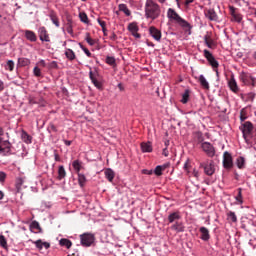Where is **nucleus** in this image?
Wrapping results in <instances>:
<instances>
[{"mask_svg": "<svg viewBox=\"0 0 256 256\" xmlns=\"http://www.w3.org/2000/svg\"><path fill=\"white\" fill-rule=\"evenodd\" d=\"M13 145L9 141V134L0 126V155L7 157L11 155Z\"/></svg>", "mask_w": 256, "mask_h": 256, "instance_id": "20e7f679", "label": "nucleus"}, {"mask_svg": "<svg viewBox=\"0 0 256 256\" xmlns=\"http://www.w3.org/2000/svg\"><path fill=\"white\" fill-rule=\"evenodd\" d=\"M149 35H151L155 41H161V30L157 29L155 26L149 28Z\"/></svg>", "mask_w": 256, "mask_h": 256, "instance_id": "2eb2a0df", "label": "nucleus"}, {"mask_svg": "<svg viewBox=\"0 0 256 256\" xmlns=\"http://www.w3.org/2000/svg\"><path fill=\"white\" fill-rule=\"evenodd\" d=\"M255 100V93L251 92L247 94V99L246 101H251L253 102Z\"/></svg>", "mask_w": 256, "mask_h": 256, "instance_id": "6e6d98bb", "label": "nucleus"}, {"mask_svg": "<svg viewBox=\"0 0 256 256\" xmlns=\"http://www.w3.org/2000/svg\"><path fill=\"white\" fill-rule=\"evenodd\" d=\"M78 184L81 188L85 187V183H87V177L82 173H78Z\"/></svg>", "mask_w": 256, "mask_h": 256, "instance_id": "f704fd0d", "label": "nucleus"}, {"mask_svg": "<svg viewBox=\"0 0 256 256\" xmlns=\"http://www.w3.org/2000/svg\"><path fill=\"white\" fill-rule=\"evenodd\" d=\"M33 74L35 77H41V69L39 67H34Z\"/></svg>", "mask_w": 256, "mask_h": 256, "instance_id": "3c124183", "label": "nucleus"}, {"mask_svg": "<svg viewBox=\"0 0 256 256\" xmlns=\"http://www.w3.org/2000/svg\"><path fill=\"white\" fill-rule=\"evenodd\" d=\"M38 35H39V39H40V41H42V43H50L51 42V38L49 37V32H47V28H45V26H42L38 29Z\"/></svg>", "mask_w": 256, "mask_h": 256, "instance_id": "9d476101", "label": "nucleus"}, {"mask_svg": "<svg viewBox=\"0 0 256 256\" xmlns=\"http://www.w3.org/2000/svg\"><path fill=\"white\" fill-rule=\"evenodd\" d=\"M65 56L69 61H75L76 55L75 52L70 49V48H66L65 50Z\"/></svg>", "mask_w": 256, "mask_h": 256, "instance_id": "473e14b6", "label": "nucleus"}, {"mask_svg": "<svg viewBox=\"0 0 256 256\" xmlns=\"http://www.w3.org/2000/svg\"><path fill=\"white\" fill-rule=\"evenodd\" d=\"M79 19L82 23H85L86 25H89V17L86 13L80 12L79 13Z\"/></svg>", "mask_w": 256, "mask_h": 256, "instance_id": "58836bf2", "label": "nucleus"}, {"mask_svg": "<svg viewBox=\"0 0 256 256\" xmlns=\"http://www.w3.org/2000/svg\"><path fill=\"white\" fill-rule=\"evenodd\" d=\"M49 19L52 21L55 27H61V23L59 22V17H57V13H55V11L50 12Z\"/></svg>", "mask_w": 256, "mask_h": 256, "instance_id": "b1692460", "label": "nucleus"}, {"mask_svg": "<svg viewBox=\"0 0 256 256\" xmlns=\"http://www.w3.org/2000/svg\"><path fill=\"white\" fill-rule=\"evenodd\" d=\"M0 247L5 249V251L9 250V245H7V238H5L3 235H0Z\"/></svg>", "mask_w": 256, "mask_h": 256, "instance_id": "c9c22d12", "label": "nucleus"}, {"mask_svg": "<svg viewBox=\"0 0 256 256\" xmlns=\"http://www.w3.org/2000/svg\"><path fill=\"white\" fill-rule=\"evenodd\" d=\"M232 21H235L236 23H241V21H243V16L241 15V13H236L232 16Z\"/></svg>", "mask_w": 256, "mask_h": 256, "instance_id": "37998d69", "label": "nucleus"}, {"mask_svg": "<svg viewBox=\"0 0 256 256\" xmlns=\"http://www.w3.org/2000/svg\"><path fill=\"white\" fill-rule=\"evenodd\" d=\"M21 139L24 143H26V145H31V143H33V137L25 130L21 131Z\"/></svg>", "mask_w": 256, "mask_h": 256, "instance_id": "aec40b11", "label": "nucleus"}, {"mask_svg": "<svg viewBox=\"0 0 256 256\" xmlns=\"http://www.w3.org/2000/svg\"><path fill=\"white\" fill-rule=\"evenodd\" d=\"M18 63L22 67H27V65H31V60L28 58H18Z\"/></svg>", "mask_w": 256, "mask_h": 256, "instance_id": "ea45409f", "label": "nucleus"}, {"mask_svg": "<svg viewBox=\"0 0 256 256\" xmlns=\"http://www.w3.org/2000/svg\"><path fill=\"white\" fill-rule=\"evenodd\" d=\"M33 245H35L36 249H38V251H43L44 249H49L51 247V244L49 242H43V240L38 239L36 241L32 242Z\"/></svg>", "mask_w": 256, "mask_h": 256, "instance_id": "4468645a", "label": "nucleus"}, {"mask_svg": "<svg viewBox=\"0 0 256 256\" xmlns=\"http://www.w3.org/2000/svg\"><path fill=\"white\" fill-rule=\"evenodd\" d=\"M5 179H7V173L0 171V183H5Z\"/></svg>", "mask_w": 256, "mask_h": 256, "instance_id": "5fc2aeb1", "label": "nucleus"}, {"mask_svg": "<svg viewBox=\"0 0 256 256\" xmlns=\"http://www.w3.org/2000/svg\"><path fill=\"white\" fill-rule=\"evenodd\" d=\"M24 35L28 41H31V43H35V41H37V34L31 30H25Z\"/></svg>", "mask_w": 256, "mask_h": 256, "instance_id": "4be33fe9", "label": "nucleus"}, {"mask_svg": "<svg viewBox=\"0 0 256 256\" xmlns=\"http://www.w3.org/2000/svg\"><path fill=\"white\" fill-rule=\"evenodd\" d=\"M85 41L88 43V45H90V47L95 45V39L91 38V34H89V32L86 33Z\"/></svg>", "mask_w": 256, "mask_h": 256, "instance_id": "a19ab883", "label": "nucleus"}, {"mask_svg": "<svg viewBox=\"0 0 256 256\" xmlns=\"http://www.w3.org/2000/svg\"><path fill=\"white\" fill-rule=\"evenodd\" d=\"M6 71H13L15 69V62L13 60H8L4 65Z\"/></svg>", "mask_w": 256, "mask_h": 256, "instance_id": "e433bc0d", "label": "nucleus"}, {"mask_svg": "<svg viewBox=\"0 0 256 256\" xmlns=\"http://www.w3.org/2000/svg\"><path fill=\"white\" fill-rule=\"evenodd\" d=\"M247 119V114L245 113V109H242L240 111V121L241 123H246L247 121H245Z\"/></svg>", "mask_w": 256, "mask_h": 256, "instance_id": "49530a36", "label": "nucleus"}, {"mask_svg": "<svg viewBox=\"0 0 256 256\" xmlns=\"http://www.w3.org/2000/svg\"><path fill=\"white\" fill-rule=\"evenodd\" d=\"M236 166L238 167V169H245V165H246V160L245 157L243 156H238L236 158Z\"/></svg>", "mask_w": 256, "mask_h": 256, "instance_id": "c85d7f7f", "label": "nucleus"}, {"mask_svg": "<svg viewBox=\"0 0 256 256\" xmlns=\"http://www.w3.org/2000/svg\"><path fill=\"white\" fill-rule=\"evenodd\" d=\"M205 45L208 47V49H213V47H215V41H213V39H209Z\"/></svg>", "mask_w": 256, "mask_h": 256, "instance_id": "603ef678", "label": "nucleus"}, {"mask_svg": "<svg viewBox=\"0 0 256 256\" xmlns=\"http://www.w3.org/2000/svg\"><path fill=\"white\" fill-rule=\"evenodd\" d=\"M228 87L232 93H239L241 89L239 88V85L237 84V80H235V76L231 75L230 79L228 80Z\"/></svg>", "mask_w": 256, "mask_h": 256, "instance_id": "ddd939ff", "label": "nucleus"}, {"mask_svg": "<svg viewBox=\"0 0 256 256\" xmlns=\"http://www.w3.org/2000/svg\"><path fill=\"white\" fill-rule=\"evenodd\" d=\"M239 129L242 133L245 143H247L249 147H253V145H256V129L251 121L241 123Z\"/></svg>", "mask_w": 256, "mask_h": 256, "instance_id": "f257e3e1", "label": "nucleus"}, {"mask_svg": "<svg viewBox=\"0 0 256 256\" xmlns=\"http://www.w3.org/2000/svg\"><path fill=\"white\" fill-rule=\"evenodd\" d=\"M199 231L201 233L200 239H202V241H209V239H211V235L209 234V229H207V227L202 226Z\"/></svg>", "mask_w": 256, "mask_h": 256, "instance_id": "a211bd4d", "label": "nucleus"}, {"mask_svg": "<svg viewBox=\"0 0 256 256\" xmlns=\"http://www.w3.org/2000/svg\"><path fill=\"white\" fill-rule=\"evenodd\" d=\"M170 229L175 231V233H183L185 232V224L182 221H178L172 224Z\"/></svg>", "mask_w": 256, "mask_h": 256, "instance_id": "dca6fc26", "label": "nucleus"}, {"mask_svg": "<svg viewBox=\"0 0 256 256\" xmlns=\"http://www.w3.org/2000/svg\"><path fill=\"white\" fill-rule=\"evenodd\" d=\"M243 189L238 188V194L235 197L236 201L240 204L243 205V194H242Z\"/></svg>", "mask_w": 256, "mask_h": 256, "instance_id": "79ce46f5", "label": "nucleus"}, {"mask_svg": "<svg viewBox=\"0 0 256 256\" xmlns=\"http://www.w3.org/2000/svg\"><path fill=\"white\" fill-rule=\"evenodd\" d=\"M205 17L209 19V21H218L219 16H217V12L214 9H209L205 12Z\"/></svg>", "mask_w": 256, "mask_h": 256, "instance_id": "6ab92c4d", "label": "nucleus"}, {"mask_svg": "<svg viewBox=\"0 0 256 256\" xmlns=\"http://www.w3.org/2000/svg\"><path fill=\"white\" fill-rule=\"evenodd\" d=\"M79 47H80V49H82L84 51L85 55H87L88 57H93V54H91L89 49H87L85 46H83V44L79 43Z\"/></svg>", "mask_w": 256, "mask_h": 256, "instance_id": "de8ad7c7", "label": "nucleus"}, {"mask_svg": "<svg viewBox=\"0 0 256 256\" xmlns=\"http://www.w3.org/2000/svg\"><path fill=\"white\" fill-rule=\"evenodd\" d=\"M191 95V90L186 89L184 93L182 94V99L180 100L183 105L189 103V97Z\"/></svg>", "mask_w": 256, "mask_h": 256, "instance_id": "72a5a7b5", "label": "nucleus"}, {"mask_svg": "<svg viewBox=\"0 0 256 256\" xmlns=\"http://www.w3.org/2000/svg\"><path fill=\"white\" fill-rule=\"evenodd\" d=\"M37 65H39L40 67H47V63L45 62V60L38 61Z\"/></svg>", "mask_w": 256, "mask_h": 256, "instance_id": "13d9d810", "label": "nucleus"}, {"mask_svg": "<svg viewBox=\"0 0 256 256\" xmlns=\"http://www.w3.org/2000/svg\"><path fill=\"white\" fill-rule=\"evenodd\" d=\"M54 159H55V161H57V162L61 161V157H60L59 154H57V153H54Z\"/></svg>", "mask_w": 256, "mask_h": 256, "instance_id": "69168bd1", "label": "nucleus"}, {"mask_svg": "<svg viewBox=\"0 0 256 256\" xmlns=\"http://www.w3.org/2000/svg\"><path fill=\"white\" fill-rule=\"evenodd\" d=\"M209 39H213V38H211V35H209V33H207V34L204 36V43H208V42H209Z\"/></svg>", "mask_w": 256, "mask_h": 256, "instance_id": "052dcab7", "label": "nucleus"}, {"mask_svg": "<svg viewBox=\"0 0 256 256\" xmlns=\"http://www.w3.org/2000/svg\"><path fill=\"white\" fill-rule=\"evenodd\" d=\"M127 29L135 39H141V34H139V25L137 22L129 23Z\"/></svg>", "mask_w": 256, "mask_h": 256, "instance_id": "1a4fd4ad", "label": "nucleus"}, {"mask_svg": "<svg viewBox=\"0 0 256 256\" xmlns=\"http://www.w3.org/2000/svg\"><path fill=\"white\" fill-rule=\"evenodd\" d=\"M141 151L142 153H151L153 151V145L151 144V142H142Z\"/></svg>", "mask_w": 256, "mask_h": 256, "instance_id": "5701e85b", "label": "nucleus"}, {"mask_svg": "<svg viewBox=\"0 0 256 256\" xmlns=\"http://www.w3.org/2000/svg\"><path fill=\"white\" fill-rule=\"evenodd\" d=\"M153 172L157 175V177H160V175H163V170L161 168V165L156 166Z\"/></svg>", "mask_w": 256, "mask_h": 256, "instance_id": "09e8293b", "label": "nucleus"}, {"mask_svg": "<svg viewBox=\"0 0 256 256\" xmlns=\"http://www.w3.org/2000/svg\"><path fill=\"white\" fill-rule=\"evenodd\" d=\"M179 219H181V213L180 212H171L168 215V222L169 223H177V222H179Z\"/></svg>", "mask_w": 256, "mask_h": 256, "instance_id": "412c9836", "label": "nucleus"}, {"mask_svg": "<svg viewBox=\"0 0 256 256\" xmlns=\"http://www.w3.org/2000/svg\"><path fill=\"white\" fill-rule=\"evenodd\" d=\"M229 13L231 17H233L234 15H236V13H239V12L237 11V8H235L234 6H229Z\"/></svg>", "mask_w": 256, "mask_h": 256, "instance_id": "864d4df0", "label": "nucleus"}, {"mask_svg": "<svg viewBox=\"0 0 256 256\" xmlns=\"http://www.w3.org/2000/svg\"><path fill=\"white\" fill-rule=\"evenodd\" d=\"M68 256H79V252H78V251L70 252V253L68 254Z\"/></svg>", "mask_w": 256, "mask_h": 256, "instance_id": "774afa93", "label": "nucleus"}, {"mask_svg": "<svg viewBox=\"0 0 256 256\" xmlns=\"http://www.w3.org/2000/svg\"><path fill=\"white\" fill-rule=\"evenodd\" d=\"M72 167L77 174L81 173V169H83V162L80 160H74L72 162Z\"/></svg>", "mask_w": 256, "mask_h": 256, "instance_id": "bb28decb", "label": "nucleus"}, {"mask_svg": "<svg viewBox=\"0 0 256 256\" xmlns=\"http://www.w3.org/2000/svg\"><path fill=\"white\" fill-rule=\"evenodd\" d=\"M192 175H194V177H196V179H199V171L197 169L193 170Z\"/></svg>", "mask_w": 256, "mask_h": 256, "instance_id": "680f3d73", "label": "nucleus"}, {"mask_svg": "<svg viewBox=\"0 0 256 256\" xmlns=\"http://www.w3.org/2000/svg\"><path fill=\"white\" fill-rule=\"evenodd\" d=\"M161 16V7L157 2L153 0H146L145 2V17L146 19H151L155 21V19H159Z\"/></svg>", "mask_w": 256, "mask_h": 256, "instance_id": "f03ea898", "label": "nucleus"}, {"mask_svg": "<svg viewBox=\"0 0 256 256\" xmlns=\"http://www.w3.org/2000/svg\"><path fill=\"white\" fill-rule=\"evenodd\" d=\"M170 165H171V164L166 163V164L160 165V167L162 168V171H165V169H167L168 167H170Z\"/></svg>", "mask_w": 256, "mask_h": 256, "instance_id": "e2e57ef3", "label": "nucleus"}, {"mask_svg": "<svg viewBox=\"0 0 256 256\" xmlns=\"http://www.w3.org/2000/svg\"><path fill=\"white\" fill-rule=\"evenodd\" d=\"M200 167L204 170L205 175H208V177L215 175V161L205 160L204 162L200 163Z\"/></svg>", "mask_w": 256, "mask_h": 256, "instance_id": "39448f33", "label": "nucleus"}, {"mask_svg": "<svg viewBox=\"0 0 256 256\" xmlns=\"http://www.w3.org/2000/svg\"><path fill=\"white\" fill-rule=\"evenodd\" d=\"M143 173L145 174V175H153V170H143Z\"/></svg>", "mask_w": 256, "mask_h": 256, "instance_id": "0e129e2a", "label": "nucleus"}, {"mask_svg": "<svg viewBox=\"0 0 256 256\" xmlns=\"http://www.w3.org/2000/svg\"><path fill=\"white\" fill-rule=\"evenodd\" d=\"M106 63H107V65H112V66L115 65V63H116L115 57L107 56Z\"/></svg>", "mask_w": 256, "mask_h": 256, "instance_id": "a18cd8bd", "label": "nucleus"}, {"mask_svg": "<svg viewBox=\"0 0 256 256\" xmlns=\"http://www.w3.org/2000/svg\"><path fill=\"white\" fill-rule=\"evenodd\" d=\"M226 217H227L228 223H237V214H235V212L227 211Z\"/></svg>", "mask_w": 256, "mask_h": 256, "instance_id": "cd10ccee", "label": "nucleus"}, {"mask_svg": "<svg viewBox=\"0 0 256 256\" xmlns=\"http://www.w3.org/2000/svg\"><path fill=\"white\" fill-rule=\"evenodd\" d=\"M66 31L69 35H73V26L69 25L67 28H66Z\"/></svg>", "mask_w": 256, "mask_h": 256, "instance_id": "bf43d9fd", "label": "nucleus"}, {"mask_svg": "<svg viewBox=\"0 0 256 256\" xmlns=\"http://www.w3.org/2000/svg\"><path fill=\"white\" fill-rule=\"evenodd\" d=\"M201 147L208 157H215V147H213L211 143L203 142Z\"/></svg>", "mask_w": 256, "mask_h": 256, "instance_id": "f8f14e48", "label": "nucleus"}, {"mask_svg": "<svg viewBox=\"0 0 256 256\" xmlns=\"http://www.w3.org/2000/svg\"><path fill=\"white\" fill-rule=\"evenodd\" d=\"M30 229H35L36 231H41V226L39 225V222L33 221L30 224Z\"/></svg>", "mask_w": 256, "mask_h": 256, "instance_id": "c03bdc74", "label": "nucleus"}, {"mask_svg": "<svg viewBox=\"0 0 256 256\" xmlns=\"http://www.w3.org/2000/svg\"><path fill=\"white\" fill-rule=\"evenodd\" d=\"M198 81H199L201 87H203V89H209V82L207 81V79L205 78V76L203 74H201L199 76Z\"/></svg>", "mask_w": 256, "mask_h": 256, "instance_id": "2f4dec72", "label": "nucleus"}, {"mask_svg": "<svg viewBox=\"0 0 256 256\" xmlns=\"http://www.w3.org/2000/svg\"><path fill=\"white\" fill-rule=\"evenodd\" d=\"M223 167L224 169H231L233 167V156L228 151L223 154Z\"/></svg>", "mask_w": 256, "mask_h": 256, "instance_id": "9b49d317", "label": "nucleus"}, {"mask_svg": "<svg viewBox=\"0 0 256 256\" xmlns=\"http://www.w3.org/2000/svg\"><path fill=\"white\" fill-rule=\"evenodd\" d=\"M67 177V171L65 170V166L64 165H60L58 167V181H63V179H65Z\"/></svg>", "mask_w": 256, "mask_h": 256, "instance_id": "393cba45", "label": "nucleus"}, {"mask_svg": "<svg viewBox=\"0 0 256 256\" xmlns=\"http://www.w3.org/2000/svg\"><path fill=\"white\" fill-rule=\"evenodd\" d=\"M203 54L209 65H211L216 74L219 75V70H217L219 68V62L215 59V56H213V54L207 49L203 50Z\"/></svg>", "mask_w": 256, "mask_h": 256, "instance_id": "0eeeda50", "label": "nucleus"}, {"mask_svg": "<svg viewBox=\"0 0 256 256\" xmlns=\"http://www.w3.org/2000/svg\"><path fill=\"white\" fill-rule=\"evenodd\" d=\"M239 80L243 83V85H252V87L256 86V78L253 77L249 72L241 71L239 73Z\"/></svg>", "mask_w": 256, "mask_h": 256, "instance_id": "423d86ee", "label": "nucleus"}, {"mask_svg": "<svg viewBox=\"0 0 256 256\" xmlns=\"http://www.w3.org/2000/svg\"><path fill=\"white\" fill-rule=\"evenodd\" d=\"M189 160H186V162L184 163L183 169L184 171H186V173H189Z\"/></svg>", "mask_w": 256, "mask_h": 256, "instance_id": "4d7b16f0", "label": "nucleus"}, {"mask_svg": "<svg viewBox=\"0 0 256 256\" xmlns=\"http://www.w3.org/2000/svg\"><path fill=\"white\" fill-rule=\"evenodd\" d=\"M81 245L83 247H91L92 243H95V235L91 233H84L80 235Z\"/></svg>", "mask_w": 256, "mask_h": 256, "instance_id": "6e6552de", "label": "nucleus"}, {"mask_svg": "<svg viewBox=\"0 0 256 256\" xmlns=\"http://www.w3.org/2000/svg\"><path fill=\"white\" fill-rule=\"evenodd\" d=\"M48 131L49 133H57V126H55V124L53 123H50L48 126Z\"/></svg>", "mask_w": 256, "mask_h": 256, "instance_id": "8fccbe9b", "label": "nucleus"}, {"mask_svg": "<svg viewBox=\"0 0 256 256\" xmlns=\"http://www.w3.org/2000/svg\"><path fill=\"white\" fill-rule=\"evenodd\" d=\"M97 23L100 25V27L102 28V32L104 33V35H107V22L101 20V18L97 19Z\"/></svg>", "mask_w": 256, "mask_h": 256, "instance_id": "4c0bfd02", "label": "nucleus"}, {"mask_svg": "<svg viewBox=\"0 0 256 256\" xmlns=\"http://www.w3.org/2000/svg\"><path fill=\"white\" fill-rule=\"evenodd\" d=\"M89 78L92 81L93 85L97 88V89H103V83H101V81L97 80V78L95 77V75L93 74V71L90 68L89 71Z\"/></svg>", "mask_w": 256, "mask_h": 256, "instance_id": "f3484780", "label": "nucleus"}, {"mask_svg": "<svg viewBox=\"0 0 256 256\" xmlns=\"http://www.w3.org/2000/svg\"><path fill=\"white\" fill-rule=\"evenodd\" d=\"M104 175L110 183H113V179H115V172L113 171V169L111 168L106 169L104 171Z\"/></svg>", "mask_w": 256, "mask_h": 256, "instance_id": "a878e982", "label": "nucleus"}, {"mask_svg": "<svg viewBox=\"0 0 256 256\" xmlns=\"http://www.w3.org/2000/svg\"><path fill=\"white\" fill-rule=\"evenodd\" d=\"M119 11H122L126 15V17H131V10L127 7V4H119L118 5Z\"/></svg>", "mask_w": 256, "mask_h": 256, "instance_id": "7c9ffc66", "label": "nucleus"}, {"mask_svg": "<svg viewBox=\"0 0 256 256\" xmlns=\"http://www.w3.org/2000/svg\"><path fill=\"white\" fill-rule=\"evenodd\" d=\"M167 17L170 21H175V23H178L182 29H185L186 33L188 35H191V29H193V26L187 22V20L181 18L179 14L175 11L173 8H169L167 11Z\"/></svg>", "mask_w": 256, "mask_h": 256, "instance_id": "7ed1b4c3", "label": "nucleus"}, {"mask_svg": "<svg viewBox=\"0 0 256 256\" xmlns=\"http://www.w3.org/2000/svg\"><path fill=\"white\" fill-rule=\"evenodd\" d=\"M23 183H24L23 178L17 179V185H19L21 187V185H23Z\"/></svg>", "mask_w": 256, "mask_h": 256, "instance_id": "338daca9", "label": "nucleus"}, {"mask_svg": "<svg viewBox=\"0 0 256 256\" xmlns=\"http://www.w3.org/2000/svg\"><path fill=\"white\" fill-rule=\"evenodd\" d=\"M59 245L61 247H66V249H71L73 242H71V240L67 239V238H62L59 241Z\"/></svg>", "mask_w": 256, "mask_h": 256, "instance_id": "c756f323", "label": "nucleus"}]
</instances>
